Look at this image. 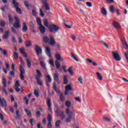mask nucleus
<instances>
[{
    "instance_id": "f257e3e1",
    "label": "nucleus",
    "mask_w": 128,
    "mask_h": 128,
    "mask_svg": "<svg viewBox=\"0 0 128 128\" xmlns=\"http://www.w3.org/2000/svg\"><path fill=\"white\" fill-rule=\"evenodd\" d=\"M66 114L68 116L65 120L66 122H70L72 120L76 118V113L74 110H70V108H67L66 110Z\"/></svg>"
},
{
    "instance_id": "f03ea898",
    "label": "nucleus",
    "mask_w": 128,
    "mask_h": 128,
    "mask_svg": "<svg viewBox=\"0 0 128 128\" xmlns=\"http://www.w3.org/2000/svg\"><path fill=\"white\" fill-rule=\"evenodd\" d=\"M60 26L58 25L54 24L49 25L48 30L50 32L56 34V32H58L60 30Z\"/></svg>"
},
{
    "instance_id": "7ed1b4c3",
    "label": "nucleus",
    "mask_w": 128,
    "mask_h": 128,
    "mask_svg": "<svg viewBox=\"0 0 128 128\" xmlns=\"http://www.w3.org/2000/svg\"><path fill=\"white\" fill-rule=\"evenodd\" d=\"M112 56L116 62L120 61V56L118 51H114L112 52Z\"/></svg>"
},
{
    "instance_id": "20e7f679",
    "label": "nucleus",
    "mask_w": 128,
    "mask_h": 128,
    "mask_svg": "<svg viewBox=\"0 0 128 128\" xmlns=\"http://www.w3.org/2000/svg\"><path fill=\"white\" fill-rule=\"evenodd\" d=\"M14 18L16 20V22L13 24V26L16 28H20V22L18 16H14Z\"/></svg>"
},
{
    "instance_id": "39448f33",
    "label": "nucleus",
    "mask_w": 128,
    "mask_h": 128,
    "mask_svg": "<svg viewBox=\"0 0 128 128\" xmlns=\"http://www.w3.org/2000/svg\"><path fill=\"white\" fill-rule=\"evenodd\" d=\"M20 78L22 80H24V74H26V71H24V69L22 66H20Z\"/></svg>"
},
{
    "instance_id": "423d86ee",
    "label": "nucleus",
    "mask_w": 128,
    "mask_h": 128,
    "mask_svg": "<svg viewBox=\"0 0 128 128\" xmlns=\"http://www.w3.org/2000/svg\"><path fill=\"white\" fill-rule=\"evenodd\" d=\"M70 90H72V87L71 84H69L65 86V96L68 94V92H70Z\"/></svg>"
},
{
    "instance_id": "0eeeda50",
    "label": "nucleus",
    "mask_w": 128,
    "mask_h": 128,
    "mask_svg": "<svg viewBox=\"0 0 128 128\" xmlns=\"http://www.w3.org/2000/svg\"><path fill=\"white\" fill-rule=\"evenodd\" d=\"M46 84L48 88H50V84H48V82H52V77H50V76L47 73V74H46Z\"/></svg>"
},
{
    "instance_id": "6e6552de",
    "label": "nucleus",
    "mask_w": 128,
    "mask_h": 128,
    "mask_svg": "<svg viewBox=\"0 0 128 128\" xmlns=\"http://www.w3.org/2000/svg\"><path fill=\"white\" fill-rule=\"evenodd\" d=\"M35 51L36 52L37 56H40V54H42V48L39 47L38 45L35 46Z\"/></svg>"
},
{
    "instance_id": "1a4fd4ad",
    "label": "nucleus",
    "mask_w": 128,
    "mask_h": 128,
    "mask_svg": "<svg viewBox=\"0 0 128 128\" xmlns=\"http://www.w3.org/2000/svg\"><path fill=\"white\" fill-rule=\"evenodd\" d=\"M46 104L48 106V112H52V102H50V100H48Z\"/></svg>"
},
{
    "instance_id": "9d476101",
    "label": "nucleus",
    "mask_w": 128,
    "mask_h": 128,
    "mask_svg": "<svg viewBox=\"0 0 128 128\" xmlns=\"http://www.w3.org/2000/svg\"><path fill=\"white\" fill-rule=\"evenodd\" d=\"M10 32L9 31V30H6L4 34H3L2 36V38L4 40H8V37L10 36Z\"/></svg>"
},
{
    "instance_id": "9b49d317",
    "label": "nucleus",
    "mask_w": 128,
    "mask_h": 128,
    "mask_svg": "<svg viewBox=\"0 0 128 128\" xmlns=\"http://www.w3.org/2000/svg\"><path fill=\"white\" fill-rule=\"evenodd\" d=\"M113 26L115 28H117L118 30H122V26L118 22H113Z\"/></svg>"
},
{
    "instance_id": "f8f14e48",
    "label": "nucleus",
    "mask_w": 128,
    "mask_h": 128,
    "mask_svg": "<svg viewBox=\"0 0 128 128\" xmlns=\"http://www.w3.org/2000/svg\"><path fill=\"white\" fill-rule=\"evenodd\" d=\"M46 48V54L47 56H49L50 58H52V55L50 54V47L46 46L45 47Z\"/></svg>"
},
{
    "instance_id": "ddd939ff",
    "label": "nucleus",
    "mask_w": 128,
    "mask_h": 128,
    "mask_svg": "<svg viewBox=\"0 0 128 128\" xmlns=\"http://www.w3.org/2000/svg\"><path fill=\"white\" fill-rule=\"evenodd\" d=\"M37 75L36 76V80H40L42 78V73H40V70H36Z\"/></svg>"
},
{
    "instance_id": "4468645a",
    "label": "nucleus",
    "mask_w": 128,
    "mask_h": 128,
    "mask_svg": "<svg viewBox=\"0 0 128 128\" xmlns=\"http://www.w3.org/2000/svg\"><path fill=\"white\" fill-rule=\"evenodd\" d=\"M0 104H1L2 108H4H4H6V100L4 98H3L2 100V98H0Z\"/></svg>"
},
{
    "instance_id": "2eb2a0df",
    "label": "nucleus",
    "mask_w": 128,
    "mask_h": 128,
    "mask_svg": "<svg viewBox=\"0 0 128 128\" xmlns=\"http://www.w3.org/2000/svg\"><path fill=\"white\" fill-rule=\"evenodd\" d=\"M55 58L58 60H60V62H64V59L62 58V56H60V54H56Z\"/></svg>"
},
{
    "instance_id": "dca6fc26",
    "label": "nucleus",
    "mask_w": 128,
    "mask_h": 128,
    "mask_svg": "<svg viewBox=\"0 0 128 128\" xmlns=\"http://www.w3.org/2000/svg\"><path fill=\"white\" fill-rule=\"evenodd\" d=\"M20 52L22 53V54L24 56L25 58H28V54L24 52V48H22L20 49Z\"/></svg>"
},
{
    "instance_id": "f3484780",
    "label": "nucleus",
    "mask_w": 128,
    "mask_h": 128,
    "mask_svg": "<svg viewBox=\"0 0 128 128\" xmlns=\"http://www.w3.org/2000/svg\"><path fill=\"white\" fill-rule=\"evenodd\" d=\"M39 30L41 34H44V32H46V28L42 25L40 26Z\"/></svg>"
},
{
    "instance_id": "a211bd4d",
    "label": "nucleus",
    "mask_w": 128,
    "mask_h": 128,
    "mask_svg": "<svg viewBox=\"0 0 128 128\" xmlns=\"http://www.w3.org/2000/svg\"><path fill=\"white\" fill-rule=\"evenodd\" d=\"M28 31V26H26V23H23V28H22V32H26Z\"/></svg>"
},
{
    "instance_id": "6ab92c4d",
    "label": "nucleus",
    "mask_w": 128,
    "mask_h": 128,
    "mask_svg": "<svg viewBox=\"0 0 128 128\" xmlns=\"http://www.w3.org/2000/svg\"><path fill=\"white\" fill-rule=\"evenodd\" d=\"M56 44V41L54 40V38L52 36L50 37V40L49 41V44H50V46H54Z\"/></svg>"
},
{
    "instance_id": "aec40b11",
    "label": "nucleus",
    "mask_w": 128,
    "mask_h": 128,
    "mask_svg": "<svg viewBox=\"0 0 128 128\" xmlns=\"http://www.w3.org/2000/svg\"><path fill=\"white\" fill-rule=\"evenodd\" d=\"M101 12L104 16H106L108 14V12H106V10L104 8H101Z\"/></svg>"
},
{
    "instance_id": "412c9836",
    "label": "nucleus",
    "mask_w": 128,
    "mask_h": 128,
    "mask_svg": "<svg viewBox=\"0 0 128 128\" xmlns=\"http://www.w3.org/2000/svg\"><path fill=\"white\" fill-rule=\"evenodd\" d=\"M53 88H54V90L56 92L57 94H60V90L56 88V82L54 83Z\"/></svg>"
},
{
    "instance_id": "4be33fe9",
    "label": "nucleus",
    "mask_w": 128,
    "mask_h": 128,
    "mask_svg": "<svg viewBox=\"0 0 128 128\" xmlns=\"http://www.w3.org/2000/svg\"><path fill=\"white\" fill-rule=\"evenodd\" d=\"M56 116H60L61 120H64V118H66V115H64L63 112H60V116L57 114Z\"/></svg>"
},
{
    "instance_id": "5701e85b",
    "label": "nucleus",
    "mask_w": 128,
    "mask_h": 128,
    "mask_svg": "<svg viewBox=\"0 0 128 128\" xmlns=\"http://www.w3.org/2000/svg\"><path fill=\"white\" fill-rule=\"evenodd\" d=\"M96 74L97 76V78L99 80H102V76L100 73L97 72H96Z\"/></svg>"
},
{
    "instance_id": "b1692460",
    "label": "nucleus",
    "mask_w": 128,
    "mask_h": 128,
    "mask_svg": "<svg viewBox=\"0 0 128 128\" xmlns=\"http://www.w3.org/2000/svg\"><path fill=\"white\" fill-rule=\"evenodd\" d=\"M122 44L126 46L127 49H128V45L126 44V39H123L122 40Z\"/></svg>"
},
{
    "instance_id": "393cba45",
    "label": "nucleus",
    "mask_w": 128,
    "mask_h": 128,
    "mask_svg": "<svg viewBox=\"0 0 128 128\" xmlns=\"http://www.w3.org/2000/svg\"><path fill=\"white\" fill-rule=\"evenodd\" d=\"M13 54H14V55H13L14 60H18V53L16 52H14Z\"/></svg>"
},
{
    "instance_id": "a878e982",
    "label": "nucleus",
    "mask_w": 128,
    "mask_h": 128,
    "mask_svg": "<svg viewBox=\"0 0 128 128\" xmlns=\"http://www.w3.org/2000/svg\"><path fill=\"white\" fill-rule=\"evenodd\" d=\"M12 2L14 8H18V3L16 0H12Z\"/></svg>"
},
{
    "instance_id": "bb28decb",
    "label": "nucleus",
    "mask_w": 128,
    "mask_h": 128,
    "mask_svg": "<svg viewBox=\"0 0 128 128\" xmlns=\"http://www.w3.org/2000/svg\"><path fill=\"white\" fill-rule=\"evenodd\" d=\"M34 94L37 98H38V96H40V91L38 90H34Z\"/></svg>"
},
{
    "instance_id": "cd10ccee",
    "label": "nucleus",
    "mask_w": 128,
    "mask_h": 128,
    "mask_svg": "<svg viewBox=\"0 0 128 128\" xmlns=\"http://www.w3.org/2000/svg\"><path fill=\"white\" fill-rule=\"evenodd\" d=\"M68 76L66 75L64 76V84H68Z\"/></svg>"
},
{
    "instance_id": "c85d7f7f",
    "label": "nucleus",
    "mask_w": 128,
    "mask_h": 128,
    "mask_svg": "<svg viewBox=\"0 0 128 128\" xmlns=\"http://www.w3.org/2000/svg\"><path fill=\"white\" fill-rule=\"evenodd\" d=\"M54 80L56 82H58V84H60V82L58 81V74H54Z\"/></svg>"
},
{
    "instance_id": "c756f323",
    "label": "nucleus",
    "mask_w": 128,
    "mask_h": 128,
    "mask_svg": "<svg viewBox=\"0 0 128 128\" xmlns=\"http://www.w3.org/2000/svg\"><path fill=\"white\" fill-rule=\"evenodd\" d=\"M2 84H3L4 88H6V78H2Z\"/></svg>"
},
{
    "instance_id": "7c9ffc66",
    "label": "nucleus",
    "mask_w": 128,
    "mask_h": 128,
    "mask_svg": "<svg viewBox=\"0 0 128 128\" xmlns=\"http://www.w3.org/2000/svg\"><path fill=\"white\" fill-rule=\"evenodd\" d=\"M25 112H26L28 116H32V112L30 111V110L27 109H24Z\"/></svg>"
},
{
    "instance_id": "2f4dec72",
    "label": "nucleus",
    "mask_w": 128,
    "mask_h": 128,
    "mask_svg": "<svg viewBox=\"0 0 128 128\" xmlns=\"http://www.w3.org/2000/svg\"><path fill=\"white\" fill-rule=\"evenodd\" d=\"M43 41L44 42H50V39L46 36H44L43 37Z\"/></svg>"
},
{
    "instance_id": "473e14b6",
    "label": "nucleus",
    "mask_w": 128,
    "mask_h": 128,
    "mask_svg": "<svg viewBox=\"0 0 128 128\" xmlns=\"http://www.w3.org/2000/svg\"><path fill=\"white\" fill-rule=\"evenodd\" d=\"M26 62L27 64H28V68H30V66H32V62H30V59L26 58Z\"/></svg>"
},
{
    "instance_id": "72a5a7b5",
    "label": "nucleus",
    "mask_w": 128,
    "mask_h": 128,
    "mask_svg": "<svg viewBox=\"0 0 128 128\" xmlns=\"http://www.w3.org/2000/svg\"><path fill=\"white\" fill-rule=\"evenodd\" d=\"M44 26H46V28H48L50 27V25H48V20H46L44 22Z\"/></svg>"
},
{
    "instance_id": "f704fd0d",
    "label": "nucleus",
    "mask_w": 128,
    "mask_h": 128,
    "mask_svg": "<svg viewBox=\"0 0 128 128\" xmlns=\"http://www.w3.org/2000/svg\"><path fill=\"white\" fill-rule=\"evenodd\" d=\"M68 72H70V76H74V72H72V67L71 66L68 69Z\"/></svg>"
},
{
    "instance_id": "c9c22d12",
    "label": "nucleus",
    "mask_w": 128,
    "mask_h": 128,
    "mask_svg": "<svg viewBox=\"0 0 128 128\" xmlns=\"http://www.w3.org/2000/svg\"><path fill=\"white\" fill-rule=\"evenodd\" d=\"M60 100H61L62 102H64L66 98H64V96L62 94H60Z\"/></svg>"
},
{
    "instance_id": "e433bc0d",
    "label": "nucleus",
    "mask_w": 128,
    "mask_h": 128,
    "mask_svg": "<svg viewBox=\"0 0 128 128\" xmlns=\"http://www.w3.org/2000/svg\"><path fill=\"white\" fill-rule=\"evenodd\" d=\"M36 22H37L38 24V26H42V20H40V18H37Z\"/></svg>"
},
{
    "instance_id": "4c0bfd02",
    "label": "nucleus",
    "mask_w": 128,
    "mask_h": 128,
    "mask_svg": "<svg viewBox=\"0 0 128 128\" xmlns=\"http://www.w3.org/2000/svg\"><path fill=\"white\" fill-rule=\"evenodd\" d=\"M40 64L43 70H46V64H44V62H40Z\"/></svg>"
},
{
    "instance_id": "58836bf2",
    "label": "nucleus",
    "mask_w": 128,
    "mask_h": 128,
    "mask_svg": "<svg viewBox=\"0 0 128 128\" xmlns=\"http://www.w3.org/2000/svg\"><path fill=\"white\" fill-rule=\"evenodd\" d=\"M48 123H52V114H48Z\"/></svg>"
},
{
    "instance_id": "ea45409f",
    "label": "nucleus",
    "mask_w": 128,
    "mask_h": 128,
    "mask_svg": "<svg viewBox=\"0 0 128 128\" xmlns=\"http://www.w3.org/2000/svg\"><path fill=\"white\" fill-rule=\"evenodd\" d=\"M71 56L74 60H76V62H78V59L76 58V56H74V54L72 53L71 54Z\"/></svg>"
},
{
    "instance_id": "a19ab883",
    "label": "nucleus",
    "mask_w": 128,
    "mask_h": 128,
    "mask_svg": "<svg viewBox=\"0 0 128 128\" xmlns=\"http://www.w3.org/2000/svg\"><path fill=\"white\" fill-rule=\"evenodd\" d=\"M20 88V81L18 80L16 81L15 86H14V88Z\"/></svg>"
},
{
    "instance_id": "79ce46f5",
    "label": "nucleus",
    "mask_w": 128,
    "mask_h": 128,
    "mask_svg": "<svg viewBox=\"0 0 128 128\" xmlns=\"http://www.w3.org/2000/svg\"><path fill=\"white\" fill-rule=\"evenodd\" d=\"M32 46V42L30 41H28L26 44V48H30V46Z\"/></svg>"
},
{
    "instance_id": "37998d69",
    "label": "nucleus",
    "mask_w": 128,
    "mask_h": 128,
    "mask_svg": "<svg viewBox=\"0 0 128 128\" xmlns=\"http://www.w3.org/2000/svg\"><path fill=\"white\" fill-rule=\"evenodd\" d=\"M110 12H114V7L112 6H110L109 8Z\"/></svg>"
},
{
    "instance_id": "c03bdc74",
    "label": "nucleus",
    "mask_w": 128,
    "mask_h": 128,
    "mask_svg": "<svg viewBox=\"0 0 128 128\" xmlns=\"http://www.w3.org/2000/svg\"><path fill=\"white\" fill-rule=\"evenodd\" d=\"M71 104H72V103H70V102L68 101L66 102L65 104V106H67V108H70Z\"/></svg>"
},
{
    "instance_id": "a18cd8bd",
    "label": "nucleus",
    "mask_w": 128,
    "mask_h": 128,
    "mask_svg": "<svg viewBox=\"0 0 128 128\" xmlns=\"http://www.w3.org/2000/svg\"><path fill=\"white\" fill-rule=\"evenodd\" d=\"M16 12H18V14H22V10L20 8L18 7V8H16Z\"/></svg>"
},
{
    "instance_id": "49530a36",
    "label": "nucleus",
    "mask_w": 128,
    "mask_h": 128,
    "mask_svg": "<svg viewBox=\"0 0 128 128\" xmlns=\"http://www.w3.org/2000/svg\"><path fill=\"white\" fill-rule=\"evenodd\" d=\"M16 114L17 118H20V110H16Z\"/></svg>"
},
{
    "instance_id": "de8ad7c7",
    "label": "nucleus",
    "mask_w": 128,
    "mask_h": 128,
    "mask_svg": "<svg viewBox=\"0 0 128 128\" xmlns=\"http://www.w3.org/2000/svg\"><path fill=\"white\" fill-rule=\"evenodd\" d=\"M2 52L4 56H8V50H2Z\"/></svg>"
},
{
    "instance_id": "09e8293b",
    "label": "nucleus",
    "mask_w": 128,
    "mask_h": 128,
    "mask_svg": "<svg viewBox=\"0 0 128 128\" xmlns=\"http://www.w3.org/2000/svg\"><path fill=\"white\" fill-rule=\"evenodd\" d=\"M56 66L58 70V68H60V62L58 60L56 61Z\"/></svg>"
},
{
    "instance_id": "8fccbe9b",
    "label": "nucleus",
    "mask_w": 128,
    "mask_h": 128,
    "mask_svg": "<svg viewBox=\"0 0 128 128\" xmlns=\"http://www.w3.org/2000/svg\"><path fill=\"white\" fill-rule=\"evenodd\" d=\"M37 81V84L39 86H42V82L40 81V79L36 80Z\"/></svg>"
},
{
    "instance_id": "3c124183",
    "label": "nucleus",
    "mask_w": 128,
    "mask_h": 128,
    "mask_svg": "<svg viewBox=\"0 0 128 128\" xmlns=\"http://www.w3.org/2000/svg\"><path fill=\"white\" fill-rule=\"evenodd\" d=\"M78 80L81 84H84V82H82V76L79 77V78H78Z\"/></svg>"
},
{
    "instance_id": "603ef678",
    "label": "nucleus",
    "mask_w": 128,
    "mask_h": 128,
    "mask_svg": "<svg viewBox=\"0 0 128 128\" xmlns=\"http://www.w3.org/2000/svg\"><path fill=\"white\" fill-rule=\"evenodd\" d=\"M40 15L42 16V18H44V12H42V8L40 9Z\"/></svg>"
},
{
    "instance_id": "864d4df0",
    "label": "nucleus",
    "mask_w": 128,
    "mask_h": 128,
    "mask_svg": "<svg viewBox=\"0 0 128 128\" xmlns=\"http://www.w3.org/2000/svg\"><path fill=\"white\" fill-rule=\"evenodd\" d=\"M20 64H22L20 66H22V68H24V60H22V57H20Z\"/></svg>"
},
{
    "instance_id": "5fc2aeb1",
    "label": "nucleus",
    "mask_w": 128,
    "mask_h": 128,
    "mask_svg": "<svg viewBox=\"0 0 128 128\" xmlns=\"http://www.w3.org/2000/svg\"><path fill=\"white\" fill-rule=\"evenodd\" d=\"M44 4L46 10H50V6H48V3H45Z\"/></svg>"
},
{
    "instance_id": "6e6d98bb",
    "label": "nucleus",
    "mask_w": 128,
    "mask_h": 128,
    "mask_svg": "<svg viewBox=\"0 0 128 128\" xmlns=\"http://www.w3.org/2000/svg\"><path fill=\"white\" fill-rule=\"evenodd\" d=\"M60 120H58L57 121H56V126L58 128V126H60Z\"/></svg>"
},
{
    "instance_id": "4d7b16f0",
    "label": "nucleus",
    "mask_w": 128,
    "mask_h": 128,
    "mask_svg": "<svg viewBox=\"0 0 128 128\" xmlns=\"http://www.w3.org/2000/svg\"><path fill=\"white\" fill-rule=\"evenodd\" d=\"M86 5L87 6H88V8H92V4L90 2H86Z\"/></svg>"
},
{
    "instance_id": "13d9d810",
    "label": "nucleus",
    "mask_w": 128,
    "mask_h": 128,
    "mask_svg": "<svg viewBox=\"0 0 128 128\" xmlns=\"http://www.w3.org/2000/svg\"><path fill=\"white\" fill-rule=\"evenodd\" d=\"M100 42L102 44H103V46H105L106 48H108V44H106V42L102 41H101Z\"/></svg>"
},
{
    "instance_id": "bf43d9fd",
    "label": "nucleus",
    "mask_w": 128,
    "mask_h": 128,
    "mask_svg": "<svg viewBox=\"0 0 128 128\" xmlns=\"http://www.w3.org/2000/svg\"><path fill=\"white\" fill-rule=\"evenodd\" d=\"M103 118L105 122H110V120L106 116H104Z\"/></svg>"
},
{
    "instance_id": "052dcab7",
    "label": "nucleus",
    "mask_w": 128,
    "mask_h": 128,
    "mask_svg": "<svg viewBox=\"0 0 128 128\" xmlns=\"http://www.w3.org/2000/svg\"><path fill=\"white\" fill-rule=\"evenodd\" d=\"M49 64H50L52 66H54V60H50Z\"/></svg>"
},
{
    "instance_id": "680f3d73",
    "label": "nucleus",
    "mask_w": 128,
    "mask_h": 128,
    "mask_svg": "<svg viewBox=\"0 0 128 128\" xmlns=\"http://www.w3.org/2000/svg\"><path fill=\"white\" fill-rule=\"evenodd\" d=\"M8 18H9V23L10 24H12V16H10V15H8Z\"/></svg>"
},
{
    "instance_id": "e2e57ef3",
    "label": "nucleus",
    "mask_w": 128,
    "mask_h": 128,
    "mask_svg": "<svg viewBox=\"0 0 128 128\" xmlns=\"http://www.w3.org/2000/svg\"><path fill=\"white\" fill-rule=\"evenodd\" d=\"M0 26H2V28H4V26H6V22L4 21H2L0 22Z\"/></svg>"
},
{
    "instance_id": "0e129e2a",
    "label": "nucleus",
    "mask_w": 128,
    "mask_h": 128,
    "mask_svg": "<svg viewBox=\"0 0 128 128\" xmlns=\"http://www.w3.org/2000/svg\"><path fill=\"white\" fill-rule=\"evenodd\" d=\"M12 31L13 34H18V32H16V28H12Z\"/></svg>"
},
{
    "instance_id": "69168bd1",
    "label": "nucleus",
    "mask_w": 128,
    "mask_h": 128,
    "mask_svg": "<svg viewBox=\"0 0 128 128\" xmlns=\"http://www.w3.org/2000/svg\"><path fill=\"white\" fill-rule=\"evenodd\" d=\"M0 118L1 120H4V114L0 112Z\"/></svg>"
},
{
    "instance_id": "338daca9",
    "label": "nucleus",
    "mask_w": 128,
    "mask_h": 128,
    "mask_svg": "<svg viewBox=\"0 0 128 128\" xmlns=\"http://www.w3.org/2000/svg\"><path fill=\"white\" fill-rule=\"evenodd\" d=\"M24 4L26 8H28V6H30V5L28 4V1H24Z\"/></svg>"
},
{
    "instance_id": "774afa93",
    "label": "nucleus",
    "mask_w": 128,
    "mask_h": 128,
    "mask_svg": "<svg viewBox=\"0 0 128 128\" xmlns=\"http://www.w3.org/2000/svg\"><path fill=\"white\" fill-rule=\"evenodd\" d=\"M30 26L31 28H34V23L32 22H30Z\"/></svg>"
}]
</instances>
